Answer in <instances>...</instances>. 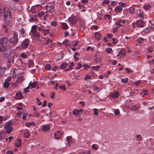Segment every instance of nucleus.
Returning a JSON list of instances; mask_svg holds the SVG:
<instances>
[{"label":"nucleus","mask_w":154,"mask_h":154,"mask_svg":"<svg viewBox=\"0 0 154 154\" xmlns=\"http://www.w3.org/2000/svg\"><path fill=\"white\" fill-rule=\"evenodd\" d=\"M15 146L17 147H20L21 145V141L19 139H17V141L15 143Z\"/></svg>","instance_id":"nucleus-16"},{"label":"nucleus","mask_w":154,"mask_h":154,"mask_svg":"<svg viewBox=\"0 0 154 154\" xmlns=\"http://www.w3.org/2000/svg\"><path fill=\"white\" fill-rule=\"evenodd\" d=\"M50 129V127L49 124L43 125L42 126V130L44 131H47Z\"/></svg>","instance_id":"nucleus-7"},{"label":"nucleus","mask_w":154,"mask_h":154,"mask_svg":"<svg viewBox=\"0 0 154 154\" xmlns=\"http://www.w3.org/2000/svg\"><path fill=\"white\" fill-rule=\"evenodd\" d=\"M10 48L7 46L4 45L0 47V51L5 53V52H10Z\"/></svg>","instance_id":"nucleus-5"},{"label":"nucleus","mask_w":154,"mask_h":154,"mask_svg":"<svg viewBox=\"0 0 154 154\" xmlns=\"http://www.w3.org/2000/svg\"><path fill=\"white\" fill-rule=\"evenodd\" d=\"M95 38L97 40H99L101 38V35L98 32H96L95 34Z\"/></svg>","instance_id":"nucleus-17"},{"label":"nucleus","mask_w":154,"mask_h":154,"mask_svg":"<svg viewBox=\"0 0 154 154\" xmlns=\"http://www.w3.org/2000/svg\"><path fill=\"white\" fill-rule=\"evenodd\" d=\"M15 97V99L17 100L21 99L23 98V96L20 91H19L18 93H17Z\"/></svg>","instance_id":"nucleus-12"},{"label":"nucleus","mask_w":154,"mask_h":154,"mask_svg":"<svg viewBox=\"0 0 154 154\" xmlns=\"http://www.w3.org/2000/svg\"><path fill=\"white\" fill-rule=\"evenodd\" d=\"M106 51L107 53H109L112 51V49L110 48H108L106 49Z\"/></svg>","instance_id":"nucleus-42"},{"label":"nucleus","mask_w":154,"mask_h":154,"mask_svg":"<svg viewBox=\"0 0 154 154\" xmlns=\"http://www.w3.org/2000/svg\"><path fill=\"white\" fill-rule=\"evenodd\" d=\"M67 63L66 62H63L59 67L60 69H65L67 66Z\"/></svg>","instance_id":"nucleus-21"},{"label":"nucleus","mask_w":154,"mask_h":154,"mask_svg":"<svg viewBox=\"0 0 154 154\" xmlns=\"http://www.w3.org/2000/svg\"><path fill=\"white\" fill-rule=\"evenodd\" d=\"M30 136V133L29 132H26L24 134V136L25 137L28 138Z\"/></svg>","instance_id":"nucleus-34"},{"label":"nucleus","mask_w":154,"mask_h":154,"mask_svg":"<svg viewBox=\"0 0 154 154\" xmlns=\"http://www.w3.org/2000/svg\"><path fill=\"white\" fill-rule=\"evenodd\" d=\"M15 57L13 56H10V57L8 59V63L10 65L11 63L14 64V60Z\"/></svg>","instance_id":"nucleus-10"},{"label":"nucleus","mask_w":154,"mask_h":154,"mask_svg":"<svg viewBox=\"0 0 154 154\" xmlns=\"http://www.w3.org/2000/svg\"><path fill=\"white\" fill-rule=\"evenodd\" d=\"M46 10L48 11L50 13L54 11V8L53 6H46Z\"/></svg>","instance_id":"nucleus-15"},{"label":"nucleus","mask_w":154,"mask_h":154,"mask_svg":"<svg viewBox=\"0 0 154 154\" xmlns=\"http://www.w3.org/2000/svg\"><path fill=\"white\" fill-rule=\"evenodd\" d=\"M10 83L7 82L5 81L3 84V87L5 88H8L9 86Z\"/></svg>","instance_id":"nucleus-27"},{"label":"nucleus","mask_w":154,"mask_h":154,"mask_svg":"<svg viewBox=\"0 0 154 154\" xmlns=\"http://www.w3.org/2000/svg\"><path fill=\"white\" fill-rule=\"evenodd\" d=\"M151 7L150 5L149 4H147L144 6V8L146 10H148Z\"/></svg>","instance_id":"nucleus-35"},{"label":"nucleus","mask_w":154,"mask_h":154,"mask_svg":"<svg viewBox=\"0 0 154 154\" xmlns=\"http://www.w3.org/2000/svg\"><path fill=\"white\" fill-rule=\"evenodd\" d=\"M78 66H77L76 67V69H80V68L82 67V64L80 63H79L78 64Z\"/></svg>","instance_id":"nucleus-61"},{"label":"nucleus","mask_w":154,"mask_h":154,"mask_svg":"<svg viewBox=\"0 0 154 154\" xmlns=\"http://www.w3.org/2000/svg\"><path fill=\"white\" fill-rule=\"evenodd\" d=\"M21 57L23 58H26L27 57V55L25 53H22L21 54Z\"/></svg>","instance_id":"nucleus-36"},{"label":"nucleus","mask_w":154,"mask_h":154,"mask_svg":"<svg viewBox=\"0 0 154 154\" xmlns=\"http://www.w3.org/2000/svg\"><path fill=\"white\" fill-rule=\"evenodd\" d=\"M100 60L101 61V59L100 58L97 59L96 58L94 60V62L95 63H97Z\"/></svg>","instance_id":"nucleus-62"},{"label":"nucleus","mask_w":154,"mask_h":154,"mask_svg":"<svg viewBox=\"0 0 154 154\" xmlns=\"http://www.w3.org/2000/svg\"><path fill=\"white\" fill-rule=\"evenodd\" d=\"M125 22V20H120L116 23V24H118L120 26H123Z\"/></svg>","instance_id":"nucleus-19"},{"label":"nucleus","mask_w":154,"mask_h":154,"mask_svg":"<svg viewBox=\"0 0 154 154\" xmlns=\"http://www.w3.org/2000/svg\"><path fill=\"white\" fill-rule=\"evenodd\" d=\"M144 24V22L143 20H137L136 23V25L137 26L139 27H143V26Z\"/></svg>","instance_id":"nucleus-11"},{"label":"nucleus","mask_w":154,"mask_h":154,"mask_svg":"<svg viewBox=\"0 0 154 154\" xmlns=\"http://www.w3.org/2000/svg\"><path fill=\"white\" fill-rule=\"evenodd\" d=\"M5 71V69L4 67H0V73H2L4 72Z\"/></svg>","instance_id":"nucleus-44"},{"label":"nucleus","mask_w":154,"mask_h":154,"mask_svg":"<svg viewBox=\"0 0 154 154\" xmlns=\"http://www.w3.org/2000/svg\"><path fill=\"white\" fill-rule=\"evenodd\" d=\"M119 5L120 6H122L124 8L126 7V5L124 3L122 2H120L119 3Z\"/></svg>","instance_id":"nucleus-52"},{"label":"nucleus","mask_w":154,"mask_h":154,"mask_svg":"<svg viewBox=\"0 0 154 154\" xmlns=\"http://www.w3.org/2000/svg\"><path fill=\"white\" fill-rule=\"evenodd\" d=\"M62 137V133H60V131H57L54 133V137L55 139H59Z\"/></svg>","instance_id":"nucleus-8"},{"label":"nucleus","mask_w":154,"mask_h":154,"mask_svg":"<svg viewBox=\"0 0 154 154\" xmlns=\"http://www.w3.org/2000/svg\"><path fill=\"white\" fill-rule=\"evenodd\" d=\"M5 52V53H4V57L5 58H8L9 56H10L9 53V52Z\"/></svg>","instance_id":"nucleus-30"},{"label":"nucleus","mask_w":154,"mask_h":154,"mask_svg":"<svg viewBox=\"0 0 154 154\" xmlns=\"http://www.w3.org/2000/svg\"><path fill=\"white\" fill-rule=\"evenodd\" d=\"M71 137H66V139L67 140V144L70 146H73L74 144V143L72 142V140H70V138Z\"/></svg>","instance_id":"nucleus-14"},{"label":"nucleus","mask_w":154,"mask_h":154,"mask_svg":"<svg viewBox=\"0 0 154 154\" xmlns=\"http://www.w3.org/2000/svg\"><path fill=\"white\" fill-rule=\"evenodd\" d=\"M56 24V23L55 21H52L51 23V25L53 26H55Z\"/></svg>","instance_id":"nucleus-63"},{"label":"nucleus","mask_w":154,"mask_h":154,"mask_svg":"<svg viewBox=\"0 0 154 154\" xmlns=\"http://www.w3.org/2000/svg\"><path fill=\"white\" fill-rule=\"evenodd\" d=\"M4 18L7 24L10 25L11 21L12 18L11 12L9 11L4 12Z\"/></svg>","instance_id":"nucleus-1"},{"label":"nucleus","mask_w":154,"mask_h":154,"mask_svg":"<svg viewBox=\"0 0 154 154\" xmlns=\"http://www.w3.org/2000/svg\"><path fill=\"white\" fill-rule=\"evenodd\" d=\"M15 64L16 65H17V66H20L22 64H23L24 63H23L21 59H18L17 60Z\"/></svg>","instance_id":"nucleus-20"},{"label":"nucleus","mask_w":154,"mask_h":154,"mask_svg":"<svg viewBox=\"0 0 154 154\" xmlns=\"http://www.w3.org/2000/svg\"><path fill=\"white\" fill-rule=\"evenodd\" d=\"M72 113L74 115H75L77 116H78L80 114V113H79L78 110H73L72 112Z\"/></svg>","instance_id":"nucleus-25"},{"label":"nucleus","mask_w":154,"mask_h":154,"mask_svg":"<svg viewBox=\"0 0 154 154\" xmlns=\"http://www.w3.org/2000/svg\"><path fill=\"white\" fill-rule=\"evenodd\" d=\"M61 27L62 28L65 30L68 27L67 24L65 23H62L61 24Z\"/></svg>","instance_id":"nucleus-22"},{"label":"nucleus","mask_w":154,"mask_h":154,"mask_svg":"<svg viewBox=\"0 0 154 154\" xmlns=\"http://www.w3.org/2000/svg\"><path fill=\"white\" fill-rule=\"evenodd\" d=\"M148 91L147 90H144L143 92L141 93V94L143 95V96H144L148 94L147 92Z\"/></svg>","instance_id":"nucleus-38"},{"label":"nucleus","mask_w":154,"mask_h":154,"mask_svg":"<svg viewBox=\"0 0 154 154\" xmlns=\"http://www.w3.org/2000/svg\"><path fill=\"white\" fill-rule=\"evenodd\" d=\"M45 68L47 70H49L51 68V65L50 64H46L45 66Z\"/></svg>","instance_id":"nucleus-29"},{"label":"nucleus","mask_w":154,"mask_h":154,"mask_svg":"<svg viewBox=\"0 0 154 154\" xmlns=\"http://www.w3.org/2000/svg\"><path fill=\"white\" fill-rule=\"evenodd\" d=\"M37 85V84L36 82H33L32 84L31 85V86L32 88H34L36 87Z\"/></svg>","instance_id":"nucleus-41"},{"label":"nucleus","mask_w":154,"mask_h":154,"mask_svg":"<svg viewBox=\"0 0 154 154\" xmlns=\"http://www.w3.org/2000/svg\"><path fill=\"white\" fill-rule=\"evenodd\" d=\"M119 92L118 91H116L114 93L111 94V96L114 98H116L119 97Z\"/></svg>","instance_id":"nucleus-13"},{"label":"nucleus","mask_w":154,"mask_h":154,"mask_svg":"<svg viewBox=\"0 0 154 154\" xmlns=\"http://www.w3.org/2000/svg\"><path fill=\"white\" fill-rule=\"evenodd\" d=\"M25 125L27 127H30L32 125L30 123V122H29L26 123L25 124Z\"/></svg>","instance_id":"nucleus-58"},{"label":"nucleus","mask_w":154,"mask_h":154,"mask_svg":"<svg viewBox=\"0 0 154 154\" xmlns=\"http://www.w3.org/2000/svg\"><path fill=\"white\" fill-rule=\"evenodd\" d=\"M29 64L28 65V67H30L32 66H33L34 65V63L33 61L32 60H29L28 61Z\"/></svg>","instance_id":"nucleus-26"},{"label":"nucleus","mask_w":154,"mask_h":154,"mask_svg":"<svg viewBox=\"0 0 154 154\" xmlns=\"http://www.w3.org/2000/svg\"><path fill=\"white\" fill-rule=\"evenodd\" d=\"M36 26H32V29L31 30V32L33 34H34L36 32Z\"/></svg>","instance_id":"nucleus-23"},{"label":"nucleus","mask_w":154,"mask_h":154,"mask_svg":"<svg viewBox=\"0 0 154 154\" xmlns=\"http://www.w3.org/2000/svg\"><path fill=\"white\" fill-rule=\"evenodd\" d=\"M8 40V38L6 37H2L0 38V45L6 44Z\"/></svg>","instance_id":"nucleus-6"},{"label":"nucleus","mask_w":154,"mask_h":154,"mask_svg":"<svg viewBox=\"0 0 154 154\" xmlns=\"http://www.w3.org/2000/svg\"><path fill=\"white\" fill-rule=\"evenodd\" d=\"M91 77L88 75H86L85 77L84 78L85 80H86L88 79H91Z\"/></svg>","instance_id":"nucleus-46"},{"label":"nucleus","mask_w":154,"mask_h":154,"mask_svg":"<svg viewBox=\"0 0 154 154\" xmlns=\"http://www.w3.org/2000/svg\"><path fill=\"white\" fill-rule=\"evenodd\" d=\"M28 114L27 113H24L22 118V119L24 120H25Z\"/></svg>","instance_id":"nucleus-48"},{"label":"nucleus","mask_w":154,"mask_h":154,"mask_svg":"<svg viewBox=\"0 0 154 154\" xmlns=\"http://www.w3.org/2000/svg\"><path fill=\"white\" fill-rule=\"evenodd\" d=\"M5 137L4 133L2 131L0 133V139L1 140L3 139Z\"/></svg>","instance_id":"nucleus-32"},{"label":"nucleus","mask_w":154,"mask_h":154,"mask_svg":"<svg viewBox=\"0 0 154 154\" xmlns=\"http://www.w3.org/2000/svg\"><path fill=\"white\" fill-rule=\"evenodd\" d=\"M12 124V121H10L5 123V126H11V125Z\"/></svg>","instance_id":"nucleus-31"},{"label":"nucleus","mask_w":154,"mask_h":154,"mask_svg":"<svg viewBox=\"0 0 154 154\" xmlns=\"http://www.w3.org/2000/svg\"><path fill=\"white\" fill-rule=\"evenodd\" d=\"M110 18V16L108 15H106L104 16L105 19L109 20Z\"/></svg>","instance_id":"nucleus-54"},{"label":"nucleus","mask_w":154,"mask_h":154,"mask_svg":"<svg viewBox=\"0 0 154 154\" xmlns=\"http://www.w3.org/2000/svg\"><path fill=\"white\" fill-rule=\"evenodd\" d=\"M18 41V34L15 32H14L13 36L10 39L9 42L10 43L14 45L16 44L17 43Z\"/></svg>","instance_id":"nucleus-2"},{"label":"nucleus","mask_w":154,"mask_h":154,"mask_svg":"<svg viewBox=\"0 0 154 154\" xmlns=\"http://www.w3.org/2000/svg\"><path fill=\"white\" fill-rule=\"evenodd\" d=\"M4 129H6L5 133L8 134H9L11 133L13 130V128L12 126H4Z\"/></svg>","instance_id":"nucleus-9"},{"label":"nucleus","mask_w":154,"mask_h":154,"mask_svg":"<svg viewBox=\"0 0 154 154\" xmlns=\"http://www.w3.org/2000/svg\"><path fill=\"white\" fill-rule=\"evenodd\" d=\"M149 29L148 28H146L144 30V32L146 33H148L149 32Z\"/></svg>","instance_id":"nucleus-64"},{"label":"nucleus","mask_w":154,"mask_h":154,"mask_svg":"<svg viewBox=\"0 0 154 154\" xmlns=\"http://www.w3.org/2000/svg\"><path fill=\"white\" fill-rule=\"evenodd\" d=\"M134 8L132 7H131L129 8L130 12L131 14H134Z\"/></svg>","instance_id":"nucleus-37"},{"label":"nucleus","mask_w":154,"mask_h":154,"mask_svg":"<svg viewBox=\"0 0 154 154\" xmlns=\"http://www.w3.org/2000/svg\"><path fill=\"white\" fill-rule=\"evenodd\" d=\"M20 33L21 34H23L24 33V31L23 28H22L19 30Z\"/></svg>","instance_id":"nucleus-56"},{"label":"nucleus","mask_w":154,"mask_h":154,"mask_svg":"<svg viewBox=\"0 0 154 154\" xmlns=\"http://www.w3.org/2000/svg\"><path fill=\"white\" fill-rule=\"evenodd\" d=\"M68 20L69 23L72 25L75 24L77 20L76 18L73 14L69 18Z\"/></svg>","instance_id":"nucleus-4"},{"label":"nucleus","mask_w":154,"mask_h":154,"mask_svg":"<svg viewBox=\"0 0 154 154\" xmlns=\"http://www.w3.org/2000/svg\"><path fill=\"white\" fill-rule=\"evenodd\" d=\"M100 67V66H92L91 68L92 69H94L95 71H97L98 70Z\"/></svg>","instance_id":"nucleus-28"},{"label":"nucleus","mask_w":154,"mask_h":154,"mask_svg":"<svg viewBox=\"0 0 154 154\" xmlns=\"http://www.w3.org/2000/svg\"><path fill=\"white\" fill-rule=\"evenodd\" d=\"M143 40L144 39L143 38L140 37L137 39V41L140 44H141L142 43L141 41H143Z\"/></svg>","instance_id":"nucleus-43"},{"label":"nucleus","mask_w":154,"mask_h":154,"mask_svg":"<svg viewBox=\"0 0 154 154\" xmlns=\"http://www.w3.org/2000/svg\"><path fill=\"white\" fill-rule=\"evenodd\" d=\"M36 100L37 101V102L38 103V105H41L42 103L41 102H40V100H39L38 97H37L36 98Z\"/></svg>","instance_id":"nucleus-51"},{"label":"nucleus","mask_w":154,"mask_h":154,"mask_svg":"<svg viewBox=\"0 0 154 154\" xmlns=\"http://www.w3.org/2000/svg\"><path fill=\"white\" fill-rule=\"evenodd\" d=\"M29 39H26L24 40L21 44V46L22 48H27L29 45Z\"/></svg>","instance_id":"nucleus-3"},{"label":"nucleus","mask_w":154,"mask_h":154,"mask_svg":"<svg viewBox=\"0 0 154 154\" xmlns=\"http://www.w3.org/2000/svg\"><path fill=\"white\" fill-rule=\"evenodd\" d=\"M43 103L42 104V106L43 107H45L47 106V102L46 100H44L43 102Z\"/></svg>","instance_id":"nucleus-57"},{"label":"nucleus","mask_w":154,"mask_h":154,"mask_svg":"<svg viewBox=\"0 0 154 154\" xmlns=\"http://www.w3.org/2000/svg\"><path fill=\"white\" fill-rule=\"evenodd\" d=\"M119 112V111L118 109H116L114 111V113L116 115H118Z\"/></svg>","instance_id":"nucleus-50"},{"label":"nucleus","mask_w":154,"mask_h":154,"mask_svg":"<svg viewBox=\"0 0 154 154\" xmlns=\"http://www.w3.org/2000/svg\"><path fill=\"white\" fill-rule=\"evenodd\" d=\"M131 110L134 111H137L139 109V107L138 106L135 105H133L131 107Z\"/></svg>","instance_id":"nucleus-24"},{"label":"nucleus","mask_w":154,"mask_h":154,"mask_svg":"<svg viewBox=\"0 0 154 154\" xmlns=\"http://www.w3.org/2000/svg\"><path fill=\"white\" fill-rule=\"evenodd\" d=\"M59 87L60 89L63 91H65L66 89L64 85H60Z\"/></svg>","instance_id":"nucleus-49"},{"label":"nucleus","mask_w":154,"mask_h":154,"mask_svg":"<svg viewBox=\"0 0 154 154\" xmlns=\"http://www.w3.org/2000/svg\"><path fill=\"white\" fill-rule=\"evenodd\" d=\"M83 66L84 67L85 69L87 70V68H90V66H89L88 64H84L83 65Z\"/></svg>","instance_id":"nucleus-47"},{"label":"nucleus","mask_w":154,"mask_h":154,"mask_svg":"<svg viewBox=\"0 0 154 154\" xmlns=\"http://www.w3.org/2000/svg\"><path fill=\"white\" fill-rule=\"evenodd\" d=\"M138 140H142L141 139L142 138V136L140 135H137L136 136Z\"/></svg>","instance_id":"nucleus-59"},{"label":"nucleus","mask_w":154,"mask_h":154,"mask_svg":"<svg viewBox=\"0 0 154 154\" xmlns=\"http://www.w3.org/2000/svg\"><path fill=\"white\" fill-rule=\"evenodd\" d=\"M34 36L37 38H39L40 37V35L39 34V33L38 32H36L34 34H33Z\"/></svg>","instance_id":"nucleus-45"},{"label":"nucleus","mask_w":154,"mask_h":154,"mask_svg":"<svg viewBox=\"0 0 154 154\" xmlns=\"http://www.w3.org/2000/svg\"><path fill=\"white\" fill-rule=\"evenodd\" d=\"M69 42L70 41L69 40L66 39L62 43V44L64 45H65V44L67 45L68 44L69 45Z\"/></svg>","instance_id":"nucleus-33"},{"label":"nucleus","mask_w":154,"mask_h":154,"mask_svg":"<svg viewBox=\"0 0 154 154\" xmlns=\"http://www.w3.org/2000/svg\"><path fill=\"white\" fill-rule=\"evenodd\" d=\"M94 115L96 116H98V111L97 109H94Z\"/></svg>","instance_id":"nucleus-39"},{"label":"nucleus","mask_w":154,"mask_h":154,"mask_svg":"<svg viewBox=\"0 0 154 154\" xmlns=\"http://www.w3.org/2000/svg\"><path fill=\"white\" fill-rule=\"evenodd\" d=\"M128 78H126L125 79H121V82L124 83H127L128 82Z\"/></svg>","instance_id":"nucleus-40"},{"label":"nucleus","mask_w":154,"mask_h":154,"mask_svg":"<svg viewBox=\"0 0 154 154\" xmlns=\"http://www.w3.org/2000/svg\"><path fill=\"white\" fill-rule=\"evenodd\" d=\"M115 11L118 13H120L122 10V8L120 6H117L115 8Z\"/></svg>","instance_id":"nucleus-18"},{"label":"nucleus","mask_w":154,"mask_h":154,"mask_svg":"<svg viewBox=\"0 0 154 154\" xmlns=\"http://www.w3.org/2000/svg\"><path fill=\"white\" fill-rule=\"evenodd\" d=\"M153 48L152 47H151V48H147V50L149 51V53H152L153 51Z\"/></svg>","instance_id":"nucleus-60"},{"label":"nucleus","mask_w":154,"mask_h":154,"mask_svg":"<svg viewBox=\"0 0 154 154\" xmlns=\"http://www.w3.org/2000/svg\"><path fill=\"white\" fill-rule=\"evenodd\" d=\"M22 77L21 76H20L19 78L17 79V82H18L20 83L22 81Z\"/></svg>","instance_id":"nucleus-55"},{"label":"nucleus","mask_w":154,"mask_h":154,"mask_svg":"<svg viewBox=\"0 0 154 154\" xmlns=\"http://www.w3.org/2000/svg\"><path fill=\"white\" fill-rule=\"evenodd\" d=\"M44 12L43 11H42L40 12H39L38 14V15L39 17H41L42 16V15H44Z\"/></svg>","instance_id":"nucleus-53"}]
</instances>
